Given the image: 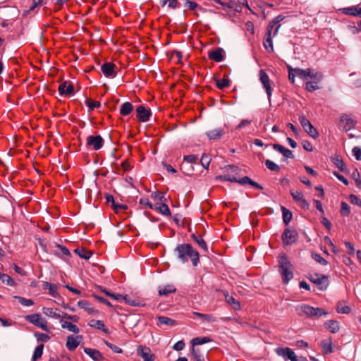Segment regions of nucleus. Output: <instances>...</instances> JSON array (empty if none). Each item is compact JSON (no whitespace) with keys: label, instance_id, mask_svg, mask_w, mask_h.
<instances>
[{"label":"nucleus","instance_id":"39","mask_svg":"<svg viewBox=\"0 0 361 361\" xmlns=\"http://www.w3.org/2000/svg\"><path fill=\"white\" fill-rule=\"evenodd\" d=\"M191 238L201 247L204 251L207 252V243L202 237L197 236L195 234L191 235Z\"/></svg>","mask_w":361,"mask_h":361},{"label":"nucleus","instance_id":"47","mask_svg":"<svg viewBox=\"0 0 361 361\" xmlns=\"http://www.w3.org/2000/svg\"><path fill=\"white\" fill-rule=\"evenodd\" d=\"M57 247L59 249L57 254L63 257L65 259L71 256L70 251L65 246L57 245Z\"/></svg>","mask_w":361,"mask_h":361},{"label":"nucleus","instance_id":"58","mask_svg":"<svg viewBox=\"0 0 361 361\" xmlns=\"http://www.w3.org/2000/svg\"><path fill=\"white\" fill-rule=\"evenodd\" d=\"M288 71V79L291 83L295 82V77L297 76L296 74L294 72V68L291 67L290 66H287Z\"/></svg>","mask_w":361,"mask_h":361},{"label":"nucleus","instance_id":"31","mask_svg":"<svg viewBox=\"0 0 361 361\" xmlns=\"http://www.w3.org/2000/svg\"><path fill=\"white\" fill-rule=\"evenodd\" d=\"M176 291V288L173 285L169 284L164 286L162 288H159V295L160 296H167L169 294L175 293Z\"/></svg>","mask_w":361,"mask_h":361},{"label":"nucleus","instance_id":"29","mask_svg":"<svg viewBox=\"0 0 361 361\" xmlns=\"http://www.w3.org/2000/svg\"><path fill=\"white\" fill-rule=\"evenodd\" d=\"M324 326L329 330V331L332 334H336L337 333L339 329H340V326H339V324L337 321L336 320H329L327 321L326 322H325L324 324Z\"/></svg>","mask_w":361,"mask_h":361},{"label":"nucleus","instance_id":"1","mask_svg":"<svg viewBox=\"0 0 361 361\" xmlns=\"http://www.w3.org/2000/svg\"><path fill=\"white\" fill-rule=\"evenodd\" d=\"M173 255L183 264L190 261L194 267H197L200 263V254L190 243L177 245Z\"/></svg>","mask_w":361,"mask_h":361},{"label":"nucleus","instance_id":"37","mask_svg":"<svg viewBox=\"0 0 361 361\" xmlns=\"http://www.w3.org/2000/svg\"><path fill=\"white\" fill-rule=\"evenodd\" d=\"M123 300L125 302L133 307H142L145 306V302L143 300H137L135 299H132L128 295H124Z\"/></svg>","mask_w":361,"mask_h":361},{"label":"nucleus","instance_id":"12","mask_svg":"<svg viewBox=\"0 0 361 361\" xmlns=\"http://www.w3.org/2000/svg\"><path fill=\"white\" fill-rule=\"evenodd\" d=\"M152 112L149 109H146L144 106L140 105L136 108V116L141 122H147L149 121Z\"/></svg>","mask_w":361,"mask_h":361},{"label":"nucleus","instance_id":"60","mask_svg":"<svg viewBox=\"0 0 361 361\" xmlns=\"http://www.w3.org/2000/svg\"><path fill=\"white\" fill-rule=\"evenodd\" d=\"M151 197L154 200H159V201H166V199L165 198L164 194L160 192H154L152 193Z\"/></svg>","mask_w":361,"mask_h":361},{"label":"nucleus","instance_id":"21","mask_svg":"<svg viewBox=\"0 0 361 361\" xmlns=\"http://www.w3.org/2000/svg\"><path fill=\"white\" fill-rule=\"evenodd\" d=\"M341 122L343 124V128L345 131L353 128L356 124V121L347 114H344L341 117Z\"/></svg>","mask_w":361,"mask_h":361},{"label":"nucleus","instance_id":"25","mask_svg":"<svg viewBox=\"0 0 361 361\" xmlns=\"http://www.w3.org/2000/svg\"><path fill=\"white\" fill-rule=\"evenodd\" d=\"M312 68H310L306 69H302L299 68H294V72L296 75L303 80H306L310 78L311 75L310 74L312 73Z\"/></svg>","mask_w":361,"mask_h":361},{"label":"nucleus","instance_id":"46","mask_svg":"<svg viewBox=\"0 0 361 361\" xmlns=\"http://www.w3.org/2000/svg\"><path fill=\"white\" fill-rule=\"evenodd\" d=\"M192 355L195 361H205L204 355L200 353L198 348H192Z\"/></svg>","mask_w":361,"mask_h":361},{"label":"nucleus","instance_id":"48","mask_svg":"<svg viewBox=\"0 0 361 361\" xmlns=\"http://www.w3.org/2000/svg\"><path fill=\"white\" fill-rule=\"evenodd\" d=\"M216 87L223 90L225 87H228L230 84V80L228 78H224L222 80L220 79H214Z\"/></svg>","mask_w":361,"mask_h":361},{"label":"nucleus","instance_id":"6","mask_svg":"<svg viewBox=\"0 0 361 361\" xmlns=\"http://www.w3.org/2000/svg\"><path fill=\"white\" fill-rule=\"evenodd\" d=\"M25 319L33 325L41 328L45 331H49V329L47 326V322L44 319H42L40 314L37 313L26 315L25 317Z\"/></svg>","mask_w":361,"mask_h":361},{"label":"nucleus","instance_id":"56","mask_svg":"<svg viewBox=\"0 0 361 361\" xmlns=\"http://www.w3.org/2000/svg\"><path fill=\"white\" fill-rule=\"evenodd\" d=\"M111 207L116 213L125 211L128 209V206L126 204H118L116 202H114V204L111 206Z\"/></svg>","mask_w":361,"mask_h":361},{"label":"nucleus","instance_id":"43","mask_svg":"<svg viewBox=\"0 0 361 361\" xmlns=\"http://www.w3.org/2000/svg\"><path fill=\"white\" fill-rule=\"evenodd\" d=\"M212 340L208 337H197L191 341L192 348L197 345H202L210 342Z\"/></svg>","mask_w":361,"mask_h":361},{"label":"nucleus","instance_id":"41","mask_svg":"<svg viewBox=\"0 0 361 361\" xmlns=\"http://www.w3.org/2000/svg\"><path fill=\"white\" fill-rule=\"evenodd\" d=\"M281 211L283 214V221L285 225H288L290 221L292 219V213L291 212L286 209L285 207H281Z\"/></svg>","mask_w":361,"mask_h":361},{"label":"nucleus","instance_id":"26","mask_svg":"<svg viewBox=\"0 0 361 361\" xmlns=\"http://www.w3.org/2000/svg\"><path fill=\"white\" fill-rule=\"evenodd\" d=\"M235 183H238L242 185H245V184H250V185H252V187H254L257 189H259V190L263 189V187L261 185H259V183L252 180L248 176H244L240 179L237 178V180L235 181Z\"/></svg>","mask_w":361,"mask_h":361},{"label":"nucleus","instance_id":"61","mask_svg":"<svg viewBox=\"0 0 361 361\" xmlns=\"http://www.w3.org/2000/svg\"><path fill=\"white\" fill-rule=\"evenodd\" d=\"M139 204H141L142 206L143 207H149V209H154V204H152L148 198H146V197H143V198H141L140 200H139Z\"/></svg>","mask_w":361,"mask_h":361},{"label":"nucleus","instance_id":"36","mask_svg":"<svg viewBox=\"0 0 361 361\" xmlns=\"http://www.w3.org/2000/svg\"><path fill=\"white\" fill-rule=\"evenodd\" d=\"M263 45L265 49L268 52H273L274 51V47H273V42H272V38L271 35L269 34H265Z\"/></svg>","mask_w":361,"mask_h":361},{"label":"nucleus","instance_id":"52","mask_svg":"<svg viewBox=\"0 0 361 361\" xmlns=\"http://www.w3.org/2000/svg\"><path fill=\"white\" fill-rule=\"evenodd\" d=\"M15 299H17L18 302L23 306H31L34 305V301L31 299H27L21 296H14Z\"/></svg>","mask_w":361,"mask_h":361},{"label":"nucleus","instance_id":"2","mask_svg":"<svg viewBox=\"0 0 361 361\" xmlns=\"http://www.w3.org/2000/svg\"><path fill=\"white\" fill-rule=\"evenodd\" d=\"M279 264L283 282L287 284L293 278V266L285 254L279 255Z\"/></svg>","mask_w":361,"mask_h":361},{"label":"nucleus","instance_id":"28","mask_svg":"<svg viewBox=\"0 0 361 361\" xmlns=\"http://www.w3.org/2000/svg\"><path fill=\"white\" fill-rule=\"evenodd\" d=\"M153 209L159 211V213L165 216L171 215L169 206L165 203H157L154 204Z\"/></svg>","mask_w":361,"mask_h":361},{"label":"nucleus","instance_id":"33","mask_svg":"<svg viewBox=\"0 0 361 361\" xmlns=\"http://www.w3.org/2000/svg\"><path fill=\"white\" fill-rule=\"evenodd\" d=\"M224 296L226 302L231 305L234 310H239L240 309V302L236 300L232 295H230L228 293H226L224 294Z\"/></svg>","mask_w":361,"mask_h":361},{"label":"nucleus","instance_id":"24","mask_svg":"<svg viewBox=\"0 0 361 361\" xmlns=\"http://www.w3.org/2000/svg\"><path fill=\"white\" fill-rule=\"evenodd\" d=\"M78 307L81 309H84L87 311L90 314H97L99 313L98 310H95L92 305L87 300H82L78 302Z\"/></svg>","mask_w":361,"mask_h":361},{"label":"nucleus","instance_id":"20","mask_svg":"<svg viewBox=\"0 0 361 361\" xmlns=\"http://www.w3.org/2000/svg\"><path fill=\"white\" fill-rule=\"evenodd\" d=\"M341 12L348 16L361 18V6H353L341 9Z\"/></svg>","mask_w":361,"mask_h":361},{"label":"nucleus","instance_id":"13","mask_svg":"<svg viewBox=\"0 0 361 361\" xmlns=\"http://www.w3.org/2000/svg\"><path fill=\"white\" fill-rule=\"evenodd\" d=\"M104 145V140L100 135H90L87 137V145L91 146L94 150L100 149Z\"/></svg>","mask_w":361,"mask_h":361},{"label":"nucleus","instance_id":"57","mask_svg":"<svg viewBox=\"0 0 361 361\" xmlns=\"http://www.w3.org/2000/svg\"><path fill=\"white\" fill-rule=\"evenodd\" d=\"M312 257L317 262L319 263L320 264L326 265L328 264V262L319 254L313 253Z\"/></svg>","mask_w":361,"mask_h":361},{"label":"nucleus","instance_id":"51","mask_svg":"<svg viewBox=\"0 0 361 361\" xmlns=\"http://www.w3.org/2000/svg\"><path fill=\"white\" fill-rule=\"evenodd\" d=\"M340 212L343 216H349L350 213V206L345 202H341Z\"/></svg>","mask_w":361,"mask_h":361},{"label":"nucleus","instance_id":"8","mask_svg":"<svg viewBox=\"0 0 361 361\" xmlns=\"http://www.w3.org/2000/svg\"><path fill=\"white\" fill-rule=\"evenodd\" d=\"M259 80H260L261 83L262 84L263 87L266 90V92H267V94L268 97V99L270 102L271 97L272 88L271 86V80L269 79V77L267 75V73L265 72V71L263 69H261L259 71Z\"/></svg>","mask_w":361,"mask_h":361},{"label":"nucleus","instance_id":"53","mask_svg":"<svg viewBox=\"0 0 361 361\" xmlns=\"http://www.w3.org/2000/svg\"><path fill=\"white\" fill-rule=\"evenodd\" d=\"M211 161L210 156L206 154H203L200 159L202 166L206 169L209 168Z\"/></svg>","mask_w":361,"mask_h":361},{"label":"nucleus","instance_id":"62","mask_svg":"<svg viewBox=\"0 0 361 361\" xmlns=\"http://www.w3.org/2000/svg\"><path fill=\"white\" fill-rule=\"evenodd\" d=\"M1 281L4 283H6L8 286H13L15 284L14 280L10 277L8 274H4Z\"/></svg>","mask_w":361,"mask_h":361},{"label":"nucleus","instance_id":"10","mask_svg":"<svg viewBox=\"0 0 361 361\" xmlns=\"http://www.w3.org/2000/svg\"><path fill=\"white\" fill-rule=\"evenodd\" d=\"M297 238V231L290 228H286L281 236L282 241L286 245H289L294 243L296 241Z\"/></svg>","mask_w":361,"mask_h":361},{"label":"nucleus","instance_id":"54","mask_svg":"<svg viewBox=\"0 0 361 361\" xmlns=\"http://www.w3.org/2000/svg\"><path fill=\"white\" fill-rule=\"evenodd\" d=\"M85 104L88 106L90 111H92L95 108H99L101 106L99 102L93 101L91 99L87 98L85 100Z\"/></svg>","mask_w":361,"mask_h":361},{"label":"nucleus","instance_id":"35","mask_svg":"<svg viewBox=\"0 0 361 361\" xmlns=\"http://www.w3.org/2000/svg\"><path fill=\"white\" fill-rule=\"evenodd\" d=\"M158 325L176 326L177 322L165 316H159L157 318Z\"/></svg>","mask_w":361,"mask_h":361},{"label":"nucleus","instance_id":"5","mask_svg":"<svg viewBox=\"0 0 361 361\" xmlns=\"http://www.w3.org/2000/svg\"><path fill=\"white\" fill-rule=\"evenodd\" d=\"M225 170L227 171V173L219 175L216 177V179L224 180V181H230L234 182L237 180V178L235 175H237L238 172L240 171L239 167L235 165H228L225 167Z\"/></svg>","mask_w":361,"mask_h":361},{"label":"nucleus","instance_id":"45","mask_svg":"<svg viewBox=\"0 0 361 361\" xmlns=\"http://www.w3.org/2000/svg\"><path fill=\"white\" fill-rule=\"evenodd\" d=\"M193 314L207 322H214L216 321V318L212 314H202L197 312H193Z\"/></svg>","mask_w":361,"mask_h":361},{"label":"nucleus","instance_id":"3","mask_svg":"<svg viewBox=\"0 0 361 361\" xmlns=\"http://www.w3.org/2000/svg\"><path fill=\"white\" fill-rule=\"evenodd\" d=\"M312 73L310 76V81H307L305 83V89L308 92H314L320 89L319 83L323 80V73L316 69L312 68Z\"/></svg>","mask_w":361,"mask_h":361},{"label":"nucleus","instance_id":"30","mask_svg":"<svg viewBox=\"0 0 361 361\" xmlns=\"http://www.w3.org/2000/svg\"><path fill=\"white\" fill-rule=\"evenodd\" d=\"M88 324L91 327L102 330L106 334L109 333V330L105 327L104 322L101 320L92 319Z\"/></svg>","mask_w":361,"mask_h":361},{"label":"nucleus","instance_id":"27","mask_svg":"<svg viewBox=\"0 0 361 361\" xmlns=\"http://www.w3.org/2000/svg\"><path fill=\"white\" fill-rule=\"evenodd\" d=\"M273 148L278 151L279 152L281 153L284 157L286 158H293V154L292 152V151H290V149L286 148L285 147H283V145H280V144H274L273 145Z\"/></svg>","mask_w":361,"mask_h":361},{"label":"nucleus","instance_id":"64","mask_svg":"<svg viewBox=\"0 0 361 361\" xmlns=\"http://www.w3.org/2000/svg\"><path fill=\"white\" fill-rule=\"evenodd\" d=\"M353 154L357 160H361V149L358 147H355L353 149Z\"/></svg>","mask_w":361,"mask_h":361},{"label":"nucleus","instance_id":"18","mask_svg":"<svg viewBox=\"0 0 361 361\" xmlns=\"http://www.w3.org/2000/svg\"><path fill=\"white\" fill-rule=\"evenodd\" d=\"M224 49L221 47H218L209 51L208 54V57L210 60H213L216 62H221L224 59Z\"/></svg>","mask_w":361,"mask_h":361},{"label":"nucleus","instance_id":"7","mask_svg":"<svg viewBox=\"0 0 361 361\" xmlns=\"http://www.w3.org/2000/svg\"><path fill=\"white\" fill-rule=\"evenodd\" d=\"M299 121L305 131L312 138L315 139L319 137L317 130L312 126L310 121L303 115L299 116Z\"/></svg>","mask_w":361,"mask_h":361},{"label":"nucleus","instance_id":"15","mask_svg":"<svg viewBox=\"0 0 361 361\" xmlns=\"http://www.w3.org/2000/svg\"><path fill=\"white\" fill-rule=\"evenodd\" d=\"M275 351L279 356L287 357L291 361H298L295 353L289 348H277Z\"/></svg>","mask_w":361,"mask_h":361},{"label":"nucleus","instance_id":"23","mask_svg":"<svg viewBox=\"0 0 361 361\" xmlns=\"http://www.w3.org/2000/svg\"><path fill=\"white\" fill-rule=\"evenodd\" d=\"M224 133V130L221 128H217L206 132V135L209 140H219Z\"/></svg>","mask_w":361,"mask_h":361},{"label":"nucleus","instance_id":"19","mask_svg":"<svg viewBox=\"0 0 361 361\" xmlns=\"http://www.w3.org/2000/svg\"><path fill=\"white\" fill-rule=\"evenodd\" d=\"M59 92L61 95L71 96L74 93V86L72 83L65 81L59 85Z\"/></svg>","mask_w":361,"mask_h":361},{"label":"nucleus","instance_id":"63","mask_svg":"<svg viewBox=\"0 0 361 361\" xmlns=\"http://www.w3.org/2000/svg\"><path fill=\"white\" fill-rule=\"evenodd\" d=\"M328 312L322 308L315 307L314 319L319 318L321 316H326Z\"/></svg>","mask_w":361,"mask_h":361},{"label":"nucleus","instance_id":"14","mask_svg":"<svg viewBox=\"0 0 361 361\" xmlns=\"http://www.w3.org/2000/svg\"><path fill=\"white\" fill-rule=\"evenodd\" d=\"M116 66L114 63L111 62H106L101 66V71L103 74L110 78H114L116 77V71H115Z\"/></svg>","mask_w":361,"mask_h":361},{"label":"nucleus","instance_id":"17","mask_svg":"<svg viewBox=\"0 0 361 361\" xmlns=\"http://www.w3.org/2000/svg\"><path fill=\"white\" fill-rule=\"evenodd\" d=\"M82 338L81 336H74L73 335H70L67 337L66 341V348L70 351H73L77 348L79 345L80 340Z\"/></svg>","mask_w":361,"mask_h":361},{"label":"nucleus","instance_id":"34","mask_svg":"<svg viewBox=\"0 0 361 361\" xmlns=\"http://www.w3.org/2000/svg\"><path fill=\"white\" fill-rule=\"evenodd\" d=\"M133 110V104L129 102H124L120 109L121 115L126 116L129 115Z\"/></svg>","mask_w":361,"mask_h":361},{"label":"nucleus","instance_id":"50","mask_svg":"<svg viewBox=\"0 0 361 361\" xmlns=\"http://www.w3.org/2000/svg\"><path fill=\"white\" fill-rule=\"evenodd\" d=\"M44 345H39L35 350L32 355V361H37V359L40 358L43 353Z\"/></svg>","mask_w":361,"mask_h":361},{"label":"nucleus","instance_id":"4","mask_svg":"<svg viewBox=\"0 0 361 361\" xmlns=\"http://www.w3.org/2000/svg\"><path fill=\"white\" fill-rule=\"evenodd\" d=\"M307 279L317 285L320 290H325L329 284L328 276L326 275L312 274H310Z\"/></svg>","mask_w":361,"mask_h":361},{"label":"nucleus","instance_id":"40","mask_svg":"<svg viewBox=\"0 0 361 361\" xmlns=\"http://www.w3.org/2000/svg\"><path fill=\"white\" fill-rule=\"evenodd\" d=\"M61 327L63 329H67L68 331L73 332L75 334H78L80 331L78 327L76 325L73 324L71 322L61 320Z\"/></svg>","mask_w":361,"mask_h":361},{"label":"nucleus","instance_id":"9","mask_svg":"<svg viewBox=\"0 0 361 361\" xmlns=\"http://www.w3.org/2000/svg\"><path fill=\"white\" fill-rule=\"evenodd\" d=\"M290 193L294 201L303 209H309L310 204L301 191L290 190Z\"/></svg>","mask_w":361,"mask_h":361},{"label":"nucleus","instance_id":"49","mask_svg":"<svg viewBox=\"0 0 361 361\" xmlns=\"http://www.w3.org/2000/svg\"><path fill=\"white\" fill-rule=\"evenodd\" d=\"M160 4L162 7L165 6L168 4L169 8L175 9L178 7V0H160Z\"/></svg>","mask_w":361,"mask_h":361},{"label":"nucleus","instance_id":"59","mask_svg":"<svg viewBox=\"0 0 361 361\" xmlns=\"http://www.w3.org/2000/svg\"><path fill=\"white\" fill-rule=\"evenodd\" d=\"M185 6H188L190 10L194 11L195 8H198L200 10H203V8L198 6L196 2L191 1L189 0H185Z\"/></svg>","mask_w":361,"mask_h":361},{"label":"nucleus","instance_id":"11","mask_svg":"<svg viewBox=\"0 0 361 361\" xmlns=\"http://www.w3.org/2000/svg\"><path fill=\"white\" fill-rule=\"evenodd\" d=\"M315 307L310 305L303 304L296 307V312L299 316H305L310 318L314 319Z\"/></svg>","mask_w":361,"mask_h":361},{"label":"nucleus","instance_id":"55","mask_svg":"<svg viewBox=\"0 0 361 361\" xmlns=\"http://www.w3.org/2000/svg\"><path fill=\"white\" fill-rule=\"evenodd\" d=\"M265 165L269 170L272 171H279L280 170V167L274 161L269 159H267L265 161Z\"/></svg>","mask_w":361,"mask_h":361},{"label":"nucleus","instance_id":"38","mask_svg":"<svg viewBox=\"0 0 361 361\" xmlns=\"http://www.w3.org/2000/svg\"><path fill=\"white\" fill-rule=\"evenodd\" d=\"M74 252L76 253L78 256H80L82 259H88L92 255V252L90 250H85L84 248H76L74 250Z\"/></svg>","mask_w":361,"mask_h":361},{"label":"nucleus","instance_id":"42","mask_svg":"<svg viewBox=\"0 0 361 361\" xmlns=\"http://www.w3.org/2000/svg\"><path fill=\"white\" fill-rule=\"evenodd\" d=\"M320 345H321L324 353L329 354V353H331L333 352L332 343H331V341L330 339L322 341Z\"/></svg>","mask_w":361,"mask_h":361},{"label":"nucleus","instance_id":"44","mask_svg":"<svg viewBox=\"0 0 361 361\" xmlns=\"http://www.w3.org/2000/svg\"><path fill=\"white\" fill-rule=\"evenodd\" d=\"M332 161L340 171L345 172L347 170L345 164L338 157H334Z\"/></svg>","mask_w":361,"mask_h":361},{"label":"nucleus","instance_id":"22","mask_svg":"<svg viewBox=\"0 0 361 361\" xmlns=\"http://www.w3.org/2000/svg\"><path fill=\"white\" fill-rule=\"evenodd\" d=\"M84 352L88 355L94 361H102L104 360L102 354L97 349L85 348Z\"/></svg>","mask_w":361,"mask_h":361},{"label":"nucleus","instance_id":"16","mask_svg":"<svg viewBox=\"0 0 361 361\" xmlns=\"http://www.w3.org/2000/svg\"><path fill=\"white\" fill-rule=\"evenodd\" d=\"M137 354L144 361H154L155 356L147 347L140 345L137 348Z\"/></svg>","mask_w":361,"mask_h":361},{"label":"nucleus","instance_id":"32","mask_svg":"<svg viewBox=\"0 0 361 361\" xmlns=\"http://www.w3.org/2000/svg\"><path fill=\"white\" fill-rule=\"evenodd\" d=\"M42 312L48 317H53L55 319L61 318V313L58 309L54 310V309L49 308V307H44L42 309Z\"/></svg>","mask_w":361,"mask_h":361}]
</instances>
